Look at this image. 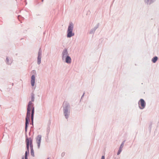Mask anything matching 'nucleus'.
Returning <instances> with one entry per match:
<instances>
[{
  "instance_id": "nucleus-1",
  "label": "nucleus",
  "mask_w": 159,
  "mask_h": 159,
  "mask_svg": "<svg viewBox=\"0 0 159 159\" xmlns=\"http://www.w3.org/2000/svg\"><path fill=\"white\" fill-rule=\"evenodd\" d=\"M34 104L31 102L30 101L27 105V112L25 118V132L26 133L28 125L29 124L30 117V111L31 108H32L31 114V120L34 119Z\"/></svg>"
},
{
  "instance_id": "nucleus-2",
  "label": "nucleus",
  "mask_w": 159,
  "mask_h": 159,
  "mask_svg": "<svg viewBox=\"0 0 159 159\" xmlns=\"http://www.w3.org/2000/svg\"><path fill=\"white\" fill-rule=\"evenodd\" d=\"M63 111L64 115L65 118L67 119L70 114V105L67 102H64L63 104Z\"/></svg>"
},
{
  "instance_id": "nucleus-3",
  "label": "nucleus",
  "mask_w": 159,
  "mask_h": 159,
  "mask_svg": "<svg viewBox=\"0 0 159 159\" xmlns=\"http://www.w3.org/2000/svg\"><path fill=\"white\" fill-rule=\"evenodd\" d=\"M74 29V25L73 23L70 22L68 25L67 31V36L68 38H70L75 35L74 33L72 32Z\"/></svg>"
},
{
  "instance_id": "nucleus-4",
  "label": "nucleus",
  "mask_w": 159,
  "mask_h": 159,
  "mask_svg": "<svg viewBox=\"0 0 159 159\" xmlns=\"http://www.w3.org/2000/svg\"><path fill=\"white\" fill-rule=\"evenodd\" d=\"M139 107L140 109H144L146 105V103L144 100L143 99H141L139 100Z\"/></svg>"
},
{
  "instance_id": "nucleus-5",
  "label": "nucleus",
  "mask_w": 159,
  "mask_h": 159,
  "mask_svg": "<svg viewBox=\"0 0 159 159\" xmlns=\"http://www.w3.org/2000/svg\"><path fill=\"white\" fill-rule=\"evenodd\" d=\"M42 50L40 48L39 51L38 53V56L37 57V63L38 65H39L41 63V59L42 58Z\"/></svg>"
},
{
  "instance_id": "nucleus-6",
  "label": "nucleus",
  "mask_w": 159,
  "mask_h": 159,
  "mask_svg": "<svg viewBox=\"0 0 159 159\" xmlns=\"http://www.w3.org/2000/svg\"><path fill=\"white\" fill-rule=\"evenodd\" d=\"M68 52L66 48H65L62 51V59L64 60L65 58L66 57H68Z\"/></svg>"
},
{
  "instance_id": "nucleus-7",
  "label": "nucleus",
  "mask_w": 159,
  "mask_h": 159,
  "mask_svg": "<svg viewBox=\"0 0 159 159\" xmlns=\"http://www.w3.org/2000/svg\"><path fill=\"white\" fill-rule=\"evenodd\" d=\"M41 137L42 136L41 135H39L36 137V142L38 144V148H40L41 141Z\"/></svg>"
},
{
  "instance_id": "nucleus-8",
  "label": "nucleus",
  "mask_w": 159,
  "mask_h": 159,
  "mask_svg": "<svg viewBox=\"0 0 159 159\" xmlns=\"http://www.w3.org/2000/svg\"><path fill=\"white\" fill-rule=\"evenodd\" d=\"M26 137V140L25 141L26 142V151L25 152H27V153L29 154V139H28V137L27 136V134H26L25 135Z\"/></svg>"
},
{
  "instance_id": "nucleus-9",
  "label": "nucleus",
  "mask_w": 159,
  "mask_h": 159,
  "mask_svg": "<svg viewBox=\"0 0 159 159\" xmlns=\"http://www.w3.org/2000/svg\"><path fill=\"white\" fill-rule=\"evenodd\" d=\"M65 58V62L66 63L68 64H70L71 63V59L69 56L66 57Z\"/></svg>"
},
{
  "instance_id": "nucleus-10",
  "label": "nucleus",
  "mask_w": 159,
  "mask_h": 159,
  "mask_svg": "<svg viewBox=\"0 0 159 159\" xmlns=\"http://www.w3.org/2000/svg\"><path fill=\"white\" fill-rule=\"evenodd\" d=\"M31 86H34L35 82V77L34 75H33L31 76Z\"/></svg>"
},
{
  "instance_id": "nucleus-11",
  "label": "nucleus",
  "mask_w": 159,
  "mask_h": 159,
  "mask_svg": "<svg viewBox=\"0 0 159 159\" xmlns=\"http://www.w3.org/2000/svg\"><path fill=\"white\" fill-rule=\"evenodd\" d=\"M28 139H29V147L30 146V150H33L34 149L32 139L31 138H28Z\"/></svg>"
},
{
  "instance_id": "nucleus-12",
  "label": "nucleus",
  "mask_w": 159,
  "mask_h": 159,
  "mask_svg": "<svg viewBox=\"0 0 159 159\" xmlns=\"http://www.w3.org/2000/svg\"><path fill=\"white\" fill-rule=\"evenodd\" d=\"M155 1V0H145V2L147 4H150Z\"/></svg>"
},
{
  "instance_id": "nucleus-13",
  "label": "nucleus",
  "mask_w": 159,
  "mask_h": 159,
  "mask_svg": "<svg viewBox=\"0 0 159 159\" xmlns=\"http://www.w3.org/2000/svg\"><path fill=\"white\" fill-rule=\"evenodd\" d=\"M158 59V57L157 56H155L152 59V61L154 63H155L157 61Z\"/></svg>"
},
{
  "instance_id": "nucleus-14",
  "label": "nucleus",
  "mask_w": 159,
  "mask_h": 159,
  "mask_svg": "<svg viewBox=\"0 0 159 159\" xmlns=\"http://www.w3.org/2000/svg\"><path fill=\"white\" fill-rule=\"evenodd\" d=\"M34 94L33 93H32L31 94V101L32 102H34Z\"/></svg>"
},
{
  "instance_id": "nucleus-15",
  "label": "nucleus",
  "mask_w": 159,
  "mask_h": 159,
  "mask_svg": "<svg viewBox=\"0 0 159 159\" xmlns=\"http://www.w3.org/2000/svg\"><path fill=\"white\" fill-rule=\"evenodd\" d=\"M50 130V127L49 125H48L47 128V135L48 136V135L49 132Z\"/></svg>"
},
{
  "instance_id": "nucleus-16",
  "label": "nucleus",
  "mask_w": 159,
  "mask_h": 159,
  "mask_svg": "<svg viewBox=\"0 0 159 159\" xmlns=\"http://www.w3.org/2000/svg\"><path fill=\"white\" fill-rule=\"evenodd\" d=\"M30 153H31V156L32 157H34V150H31Z\"/></svg>"
},
{
  "instance_id": "nucleus-17",
  "label": "nucleus",
  "mask_w": 159,
  "mask_h": 159,
  "mask_svg": "<svg viewBox=\"0 0 159 159\" xmlns=\"http://www.w3.org/2000/svg\"><path fill=\"white\" fill-rule=\"evenodd\" d=\"M122 149L119 148V150H118V152L117 153V155H119L120 154V153H121V151H122Z\"/></svg>"
},
{
  "instance_id": "nucleus-18",
  "label": "nucleus",
  "mask_w": 159,
  "mask_h": 159,
  "mask_svg": "<svg viewBox=\"0 0 159 159\" xmlns=\"http://www.w3.org/2000/svg\"><path fill=\"white\" fill-rule=\"evenodd\" d=\"M95 31L93 30V29H92L89 32V34H93L94 33Z\"/></svg>"
},
{
  "instance_id": "nucleus-19",
  "label": "nucleus",
  "mask_w": 159,
  "mask_h": 159,
  "mask_svg": "<svg viewBox=\"0 0 159 159\" xmlns=\"http://www.w3.org/2000/svg\"><path fill=\"white\" fill-rule=\"evenodd\" d=\"M28 153H27V152H25V159H28Z\"/></svg>"
},
{
  "instance_id": "nucleus-20",
  "label": "nucleus",
  "mask_w": 159,
  "mask_h": 159,
  "mask_svg": "<svg viewBox=\"0 0 159 159\" xmlns=\"http://www.w3.org/2000/svg\"><path fill=\"white\" fill-rule=\"evenodd\" d=\"M6 60H7V63L8 64H10L11 63H11H9V59H8V57H7L6 58Z\"/></svg>"
},
{
  "instance_id": "nucleus-21",
  "label": "nucleus",
  "mask_w": 159,
  "mask_h": 159,
  "mask_svg": "<svg viewBox=\"0 0 159 159\" xmlns=\"http://www.w3.org/2000/svg\"><path fill=\"white\" fill-rule=\"evenodd\" d=\"M98 25L97 26L95 27L93 29L95 31L98 28Z\"/></svg>"
},
{
  "instance_id": "nucleus-22",
  "label": "nucleus",
  "mask_w": 159,
  "mask_h": 159,
  "mask_svg": "<svg viewBox=\"0 0 159 159\" xmlns=\"http://www.w3.org/2000/svg\"><path fill=\"white\" fill-rule=\"evenodd\" d=\"M123 146H124V145L123 144H121L120 147L119 148L122 149V148H123Z\"/></svg>"
},
{
  "instance_id": "nucleus-23",
  "label": "nucleus",
  "mask_w": 159,
  "mask_h": 159,
  "mask_svg": "<svg viewBox=\"0 0 159 159\" xmlns=\"http://www.w3.org/2000/svg\"><path fill=\"white\" fill-rule=\"evenodd\" d=\"M65 155V152H62V153H61V156L63 157Z\"/></svg>"
},
{
  "instance_id": "nucleus-24",
  "label": "nucleus",
  "mask_w": 159,
  "mask_h": 159,
  "mask_svg": "<svg viewBox=\"0 0 159 159\" xmlns=\"http://www.w3.org/2000/svg\"><path fill=\"white\" fill-rule=\"evenodd\" d=\"M101 159H105V157L104 156H103L102 157Z\"/></svg>"
},
{
  "instance_id": "nucleus-25",
  "label": "nucleus",
  "mask_w": 159,
  "mask_h": 159,
  "mask_svg": "<svg viewBox=\"0 0 159 159\" xmlns=\"http://www.w3.org/2000/svg\"><path fill=\"white\" fill-rule=\"evenodd\" d=\"M84 94H85V93H84H84H83V95H82V97H81V99H82V98L84 97Z\"/></svg>"
},
{
  "instance_id": "nucleus-26",
  "label": "nucleus",
  "mask_w": 159,
  "mask_h": 159,
  "mask_svg": "<svg viewBox=\"0 0 159 159\" xmlns=\"http://www.w3.org/2000/svg\"><path fill=\"white\" fill-rule=\"evenodd\" d=\"M125 140L124 141L122 142V143H121V144H123L124 145V143H125Z\"/></svg>"
},
{
  "instance_id": "nucleus-27",
  "label": "nucleus",
  "mask_w": 159,
  "mask_h": 159,
  "mask_svg": "<svg viewBox=\"0 0 159 159\" xmlns=\"http://www.w3.org/2000/svg\"><path fill=\"white\" fill-rule=\"evenodd\" d=\"M33 120H34V119H33V120H31V121H32V123H31V124L32 125H33Z\"/></svg>"
},
{
  "instance_id": "nucleus-28",
  "label": "nucleus",
  "mask_w": 159,
  "mask_h": 159,
  "mask_svg": "<svg viewBox=\"0 0 159 159\" xmlns=\"http://www.w3.org/2000/svg\"><path fill=\"white\" fill-rule=\"evenodd\" d=\"M21 17V16H18V19L19 20V18H20Z\"/></svg>"
},
{
  "instance_id": "nucleus-29",
  "label": "nucleus",
  "mask_w": 159,
  "mask_h": 159,
  "mask_svg": "<svg viewBox=\"0 0 159 159\" xmlns=\"http://www.w3.org/2000/svg\"><path fill=\"white\" fill-rule=\"evenodd\" d=\"M22 159H24V157H22Z\"/></svg>"
},
{
  "instance_id": "nucleus-30",
  "label": "nucleus",
  "mask_w": 159,
  "mask_h": 159,
  "mask_svg": "<svg viewBox=\"0 0 159 159\" xmlns=\"http://www.w3.org/2000/svg\"><path fill=\"white\" fill-rule=\"evenodd\" d=\"M43 0H42V2H43Z\"/></svg>"
},
{
  "instance_id": "nucleus-31",
  "label": "nucleus",
  "mask_w": 159,
  "mask_h": 159,
  "mask_svg": "<svg viewBox=\"0 0 159 159\" xmlns=\"http://www.w3.org/2000/svg\"><path fill=\"white\" fill-rule=\"evenodd\" d=\"M48 159H50L49 158H48Z\"/></svg>"
}]
</instances>
